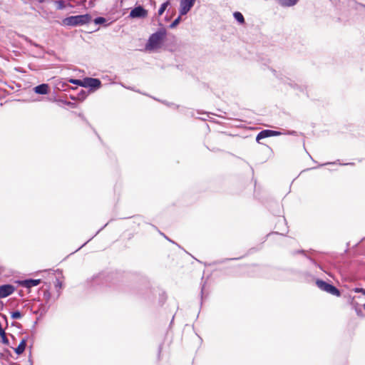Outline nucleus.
<instances>
[{"mask_svg":"<svg viewBox=\"0 0 365 365\" xmlns=\"http://www.w3.org/2000/svg\"><path fill=\"white\" fill-rule=\"evenodd\" d=\"M166 34L167 32L165 28H161L152 34L145 44V49L147 51H153L160 48L166 37Z\"/></svg>","mask_w":365,"mask_h":365,"instance_id":"obj_1","label":"nucleus"},{"mask_svg":"<svg viewBox=\"0 0 365 365\" xmlns=\"http://www.w3.org/2000/svg\"><path fill=\"white\" fill-rule=\"evenodd\" d=\"M91 16L88 14L71 16L65 18L63 20V24L69 26H82L89 23L91 21Z\"/></svg>","mask_w":365,"mask_h":365,"instance_id":"obj_2","label":"nucleus"},{"mask_svg":"<svg viewBox=\"0 0 365 365\" xmlns=\"http://www.w3.org/2000/svg\"><path fill=\"white\" fill-rule=\"evenodd\" d=\"M317 286L321 289L334 296L340 297L341 292L335 286L322 280L317 279Z\"/></svg>","mask_w":365,"mask_h":365,"instance_id":"obj_3","label":"nucleus"},{"mask_svg":"<svg viewBox=\"0 0 365 365\" xmlns=\"http://www.w3.org/2000/svg\"><path fill=\"white\" fill-rule=\"evenodd\" d=\"M196 0H180V14L186 15L195 5Z\"/></svg>","mask_w":365,"mask_h":365,"instance_id":"obj_4","label":"nucleus"},{"mask_svg":"<svg viewBox=\"0 0 365 365\" xmlns=\"http://www.w3.org/2000/svg\"><path fill=\"white\" fill-rule=\"evenodd\" d=\"M148 16V11L142 6H138L133 8L129 14V17L132 19H143Z\"/></svg>","mask_w":365,"mask_h":365,"instance_id":"obj_5","label":"nucleus"},{"mask_svg":"<svg viewBox=\"0 0 365 365\" xmlns=\"http://www.w3.org/2000/svg\"><path fill=\"white\" fill-rule=\"evenodd\" d=\"M83 87L89 88L93 91L99 88L101 86V81L94 78H83Z\"/></svg>","mask_w":365,"mask_h":365,"instance_id":"obj_6","label":"nucleus"},{"mask_svg":"<svg viewBox=\"0 0 365 365\" xmlns=\"http://www.w3.org/2000/svg\"><path fill=\"white\" fill-rule=\"evenodd\" d=\"M41 282V280L40 279H26L24 280L17 281L19 285L27 289H30L33 287L38 286V284H40Z\"/></svg>","mask_w":365,"mask_h":365,"instance_id":"obj_7","label":"nucleus"},{"mask_svg":"<svg viewBox=\"0 0 365 365\" xmlns=\"http://www.w3.org/2000/svg\"><path fill=\"white\" fill-rule=\"evenodd\" d=\"M15 291V287L12 284H6L0 286V299L7 297L12 294Z\"/></svg>","mask_w":365,"mask_h":365,"instance_id":"obj_8","label":"nucleus"},{"mask_svg":"<svg viewBox=\"0 0 365 365\" xmlns=\"http://www.w3.org/2000/svg\"><path fill=\"white\" fill-rule=\"evenodd\" d=\"M281 133L279 131L268 130V129L263 130L257 134L256 140L257 143H259V140L261 139H263L265 138H269V137H272V136H277V135H279Z\"/></svg>","mask_w":365,"mask_h":365,"instance_id":"obj_9","label":"nucleus"},{"mask_svg":"<svg viewBox=\"0 0 365 365\" xmlns=\"http://www.w3.org/2000/svg\"><path fill=\"white\" fill-rule=\"evenodd\" d=\"M34 91L37 94L46 95L49 92V86L47 83H41L34 87Z\"/></svg>","mask_w":365,"mask_h":365,"instance_id":"obj_10","label":"nucleus"},{"mask_svg":"<svg viewBox=\"0 0 365 365\" xmlns=\"http://www.w3.org/2000/svg\"><path fill=\"white\" fill-rule=\"evenodd\" d=\"M297 254H302L305 257H307L314 265L317 266V267H319V268H321V267L317 263V262L313 259L312 258H311L310 257L307 256V252L304 250H293L291 252V255L294 256Z\"/></svg>","mask_w":365,"mask_h":365,"instance_id":"obj_11","label":"nucleus"},{"mask_svg":"<svg viewBox=\"0 0 365 365\" xmlns=\"http://www.w3.org/2000/svg\"><path fill=\"white\" fill-rule=\"evenodd\" d=\"M299 0H277L282 7H291L295 6Z\"/></svg>","mask_w":365,"mask_h":365,"instance_id":"obj_12","label":"nucleus"},{"mask_svg":"<svg viewBox=\"0 0 365 365\" xmlns=\"http://www.w3.org/2000/svg\"><path fill=\"white\" fill-rule=\"evenodd\" d=\"M48 310V307L43 304L38 305V309L34 312L35 314L39 315L40 317L44 316Z\"/></svg>","mask_w":365,"mask_h":365,"instance_id":"obj_13","label":"nucleus"},{"mask_svg":"<svg viewBox=\"0 0 365 365\" xmlns=\"http://www.w3.org/2000/svg\"><path fill=\"white\" fill-rule=\"evenodd\" d=\"M26 346V339H23L21 342L19 343V346L14 349V351L16 354L20 355L21 354Z\"/></svg>","mask_w":365,"mask_h":365,"instance_id":"obj_14","label":"nucleus"},{"mask_svg":"<svg viewBox=\"0 0 365 365\" xmlns=\"http://www.w3.org/2000/svg\"><path fill=\"white\" fill-rule=\"evenodd\" d=\"M284 83L286 84H288L289 86H290V87H292L293 88H297V89L302 90L301 86H298L297 83H295L293 81H292L289 78L284 79Z\"/></svg>","mask_w":365,"mask_h":365,"instance_id":"obj_15","label":"nucleus"},{"mask_svg":"<svg viewBox=\"0 0 365 365\" xmlns=\"http://www.w3.org/2000/svg\"><path fill=\"white\" fill-rule=\"evenodd\" d=\"M233 16H234L235 19H236V21L237 22H239L240 24H243L245 22V18L240 12L235 11L234 13Z\"/></svg>","mask_w":365,"mask_h":365,"instance_id":"obj_16","label":"nucleus"},{"mask_svg":"<svg viewBox=\"0 0 365 365\" xmlns=\"http://www.w3.org/2000/svg\"><path fill=\"white\" fill-rule=\"evenodd\" d=\"M169 5H170L169 1H167L164 2L163 4H162L160 9H158V16H161Z\"/></svg>","mask_w":365,"mask_h":365,"instance_id":"obj_17","label":"nucleus"},{"mask_svg":"<svg viewBox=\"0 0 365 365\" xmlns=\"http://www.w3.org/2000/svg\"><path fill=\"white\" fill-rule=\"evenodd\" d=\"M54 4L56 5L58 10H62L66 8V2L63 0L55 1Z\"/></svg>","mask_w":365,"mask_h":365,"instance_id":"obj_18","label":"nucleus"},{"mask_svg":"<svg viewBox=\"0 0 365 365\" xmlns=\"http://www.w3.org/2000/svg\"><path fill=\"white\" fill-rule=\"evenodd\" d=\"M11 317L13 319H19L22 317V314L19 310H16L11 313Z\"/></svg>","mask_w":365,"mask_h":365,"instance_id":"obj_19","label":"nucleus"},{"mask_svg":"<svg viewBox=\"0 0 365 365\" xmlns=\"http://www.w3.org/2000/svg\"><path fill=\"white\" fill-rule=\"evenodd\" d=\"M107 21H108V20L106 18L102 17V16L96 17L94 19V23L97 25L105 24Z\"/></svg>","mask_w":365,"mask_h":365,"instance_id":"obj_20","label":"nucleus"},{"mask_svg":"<svg viewBox=\"0 0 365 365\" xmlns=\"http://www.w3.org/2000/svg\"><path fill=\"white\" fill-rule=\"evenodd\" d=\"M180 14L178 17H177L169 26V27L170 29H174L175 27H176L180 22L181 21V17H180Z\"/></svg>","mask_w":365,"mask_h":365,"instance_id":"obj_21","label":"nucleus"},{"mask_svg":"<svg viewBox=\"0 0 365 365\" xmlns=\"http://www.w3.org/2000/svg\"><path fill=\"white\" fill-rule=\"evenodd\" d=\"M0 336L1 338V342L5 344V345H8L9 344V339L8 338L6 337V332L5 331H4L3 334L0 333Z\"/></svg>","mask_w":365,"mask_h":365,"instance_id":"obj_22","label":"nucleus"},{"mask_svg":"<svg viewBox=\"0 0 365 365\" xmlns=\"http://www.w3.org/2000/svg\"><path fill=\"white\" fill-rule=\"evenodd\" d=\"M69 82L73 83V84H76V85H78V86H81L83 87V80H80V79H70L69 80Z\"/></svg>","mask_w":365,"mask_h":365,"instance_id":"obj_23","label":"nucleus"},{"mask_svg":"<svg viewBox=\"0 0 365 365\" xmlns=\"http://www.w3.org/2000/svg\"><path fill=\"white\" fill-rule=\"evenodd\" d=\"M104 279V274H100L96 277H93V281L95 283H98L100 280Z\"/></svg>","mask_w":365,"mask_h":365,"instance_id":"obj_24","label":"nucleus"},{"mask_svg":"<svg viewBox=\"0 0 365 365\" xmlns=\"http://www.w3.org/2000/svg\"><path fill=\"white\" fill-rule=\"evenodd\" d=\"M86 96V91L83 90H81V92L78 94V100H83Z\"/></svg>","mask_w":365,"mask_h":365,"instance_id":"obj_25","label":"nucleus"},{"mask_svg":"<svg viewBox=\"0 0 365 365\" xmlns=\"http://www.w3.org/2000/svg\"><path fill=\"white\" fill-rule=\"evenodd\" d=\"M353 291L356 293H362L364 295H365V289L355 287L354 289H353Z\"/></svg>","mask_w":365,"mask_h":365,"instance_id":"obj_26","label":"nucleus"},{"mask_svg":"<svg viewBox=\"0 0 365 365\" xmlns=\"http://www.w3.org/2000/svg\"><path fill=\"white\" fill-rule=\"evenodd\" d=\"M69 86L68 85L67 83H61V89L62 90H64L66 91L67 89V87H68Z\"/></svg>","mask_w":365,"mask_h":365,"instance_id":"obj_27","label":"nucleus"},{"mask_svg":"<svg viewBox=\"0 0 365 365\" xmlns=\"http://www.w3.org/2000/svg\"><path fill=\"white\" fill-rule=\"evenodd\" d=\"M61 286H62V283L59 281V279H56V287L61 289Z\"/></svg>","mask_w":365,"mask_h":365,"instance_id":"obj_28","label":"nucleus"},{"mask_svg":"<svg viewBox=\"0 0 365 365\" xmlns=\"http://www.w3.org/2000/svg\"><path fill=\"white\" fill-rule=\"evenodd\" d=\"M93 237L90 238L87 242H84V244L81 247H79L77 250H80L82 247H83L85 245H86L89 241H91L93 239Z\"/></svg>","mask_w":365,"mask_h":365,"instance_id":"obj_29","label":"nucleus"},{"mask_svg":"<svg viewBox=\"0 0 365 365\" xmlns=\"http://www.w3.org/2000/svg\"><path fill=\"white\" fill-rule=\"evenodd\" d=\"M29 42H30L31 43H32L34 46H35L36 47H38V46H39V45H38V44H37V43H32V41H31V40H29Z\"/></svg>","mask_w":365,"mask_h":365,"instance_id":"obj_30","label":"nucleus"},{"mask_svg":"<svg viewBox=\"0 0 365 365\" xmlns=\"http://www.w3.org/2000/svg\"><path fill=\"white\" fill-rule=\"evenodd\" d=\"M203 292H204V285H202V287L201 288V297H203Z\"/></svg>","mask_w":365,"mask_h":365,"instance_id":"obj_31","label":"nucleus"},{"mask_svg":"<svg viewBox=\"0 0 365 365\" xmlns=\"http://www.w3.org/2000/svg\"><path fill=\"white\" fill-rule=\"evenodd\" d=\"M289 133L291 134V135H295L296 134V131H294V130L289 131Z\"/></svg>","mask_w":365,"mask_h":365,"instance_id":"obj_32","label":"nucleus"},{"mask_svg":"<svg viewBox=\"0 0 365 365\" xmlns=\"http://www.w3.org/2000/svg\"><path fill=\"white\" fill-rule=\"evenodd\" d=\"M336 162H333V163H325V165H329V164H336ZM322 165H324V164H323Z\"/></svg>","mask_w":365,"mask_h":365,"instance_id":"obj_33","label":"nucleus"},{"mask_svg":"<svg viewBox=\"0 0 365 365\" xmlns=\"http://www.w3.org/2000/svg\"><path fill=\"white\" fill-rule=\"evenodd\" d=\"M344 165H354V163H344Z\"/></svg>","mask_w":365,"mask_h":365,"instance_id":"obj_34","label":"nucleus"},{"mask_svg":"<svg viewBox=\"0 0 365 365\" xmlns=\"http://www.w3.org/2000/svg\"><path fill=\"white\" fill-rule=\"evenodd\" d=\"M101 230H102V228H101V229H100L98 231H97V232L96 233V235H97L98 233H99V232H100Z\"/></svg>","mask_w":365,"mask_h":365,"instance_id":"obj_35","label":"nucleus"},{"mask_svg":"<svg viewBox=\"0 0 365 365\" xmlns=\"http://www.w3.org/2000/svg\"><path fill=\"white\" fill-rule=\"evenodd\" d=\"M125 88H128V89H130V90H133V88H130V87H125Z\"/></svg>","mask_w":365,"mask_h":365,"instance_id":"obj_36","label":"nucleus"},{"mask_svg":"<svg viewBox=\"0 0 365 365\" xmlns=\"http://www.w3.org/2000/svg\"><path fill=\"white\" fill-rule=\"evenodd\" d=\"M38 1H39V2H43V0H38Z\"/></svg>","mask_w":365,"mask_h":365,"instance_id":"obj_37","label":"nucleus"},{"mask_svg":"<svg viewBox=\"0 0 365 365\" xmlns=\"http://www.w3.org/2000/svg\"><path fill=\"white\" fill-rule=\"evenodd\" d=\"M361 5L362 6L365 7V5H364V4H361Z\"/></svg>","mask_w":365,"mask_h":365,"instance_id":"obj_38","label":"nucleus"},{"mask_svg":"<svg viewBox=\"0 0 365 365\" xmlns=\"http://www.w3.org/2000/svg\"><path fill=\"white\" fill-rule=\"evenodd\" d=\"M364 309H365V304L364 305Z\"/></svg>","mask_w":365,"mask_h":365,"instance_id":"obj_39","label":"nucleus"}]
</instances>
